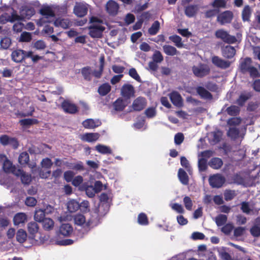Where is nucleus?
Returning a JSON list of instances; mask_svg holds the SVG:
<instances>
[{
    "instance_id": "1a4fd4ad",
    "label": "nucleus",
    "mask_w": 260,
    "mask_h": 260,
    "mask_svg": "<svg viewBox=\"0 0 260 260\" xmlns=\"http://www.w3.org/2000/svg\"><path fill=\"white\" fill-rule=\"evenodd\" d=\"M225 181V178L220 174H214L211 176L209 178V182L213 188H220Z\"/></svg>"
},
{
    "instance_id": "6e6552de",
    "label": "nucleus",
    "mask_w": 260,
    "mask_h": 260,
    "mask_svg": "<svg viewBox=\"0 0 260 260\" xmlns=\"http://www.w3.org/2000/svg\"><path fill=\"white\" fill-rule=\"evenodd\" d=\"M134 87L130 84H123L120 90V94L125 100H129L135 96Z\"/></svg>"
},
{
    "instance_id": "de8ad7c7",
    "label": "nucleus",
    "mask_w": 260,
    "mask_h": 260,
    "mask_svg": "<svg viewBox=\"0 0 260 260\" xmlns=\"http://www.w3.org/2000/svg\"><path fill=\"white\" fill-rule=\"evenodd\" d=\"M207 160L204 158L198 160V168L200 172H204L207 169Z\"/></svg>"
},
{
    "instance_id": "aec40b11",
    "label": "nucleus",
    "mask_w": 260,
    "mask_h": 260,
    "mask_svg": "<svg viewBox=\"0 0 260 260\" xmlns=\"http://www.w3.org/2000/svg\"><path fill=\"white\" fill-rule=\"evenodd\" d=\"M38 225L34 222V245H39L45 240V237H43L40 233L38 232Z\"/></svg>"
},
{
    "instance_id": "dca6fc26",
    "label": "nucleus",
    "mask_w": 260,
    "mask_h": 260,
    "mask_svg": "<svg viewBox=\"0 0 260 260\" xmlns=\"http://www.w3.org/2000/svg\"><path fill=\"white\" fill-rule=\"evenodd\" d=\"M170 99L173 104L179 108L183 105V100L181 95L177 91H173L170 94Z\"/></svg>"
},
{
    "instance_id": "4d7b16f0",
    "label": "nucleus",
    "mask_w": 260,
    "mask_h": 260,
    "mask_svg": "<svg viewBox=\"0 0 260 260\" xmlns=\"http://www.w3.org/2000/svg\"><path fill=\"white\" fill-rule=\"evenodd\" d=\"M145 114L148 118L154 117L156 114L155 108L152 107H149L145 111Z\"/></svg>"
},
{
    "instance_id": "5fc2aeb1",
    "label": "nucleus",
    "mask_w": 260,
    "mask_h": 260,
    "mask_svg": "<svg viewBox=\"0 0 260 260\" xmlns=\"http://www.w3.org/2000/svg\"><path fill=\"white\" fill-rule=\"evenodd\" d=\"M183 201L185 208L188 211H191L193 206V203L191 198L188 196H185L183 198Z\"/></svg>"
},
{
    "instance_id": "9b49d317",
    "label": "nucleus",
    "mask_w": 260,
    "mask_h": 260,
    "mask_svg": "<svg viewBox=\"0 0 260 260\" xmlns=\"http://www.w3.org/2000/svg\"><path fill=\"white\" fill-rule=\"evenodd\" d=\"M61 107L66 113L75 114L78 112L77 106L69 100H64L61 104Z\"/></svg>"
},
{
    "instance_id": "a211bd4d",
    "label": "nucleus",
    "mask_w": 260,
    "mask_h": 260,
    "mask_svg": "<svg viewBox=\"0 0 260 260\" xmlns=\"http://www.w3.org/2000/svg\"><path fill=\"white\" fill-rule=\"evenodd\" d=\"M119 7L118 4L115 1L110 0L106 4V10L108 13L112 16L117 14Z\"/></svg>"
},
{
    "instance_id": "4be33fe9",
    "label": "nucleus",
    "mask_w": 260,
    "mask_h": 260,
    "mask_svg": "<svg viewBox=\"0 0 260 260\" xmlns=\"http://www.w3.org/2000/svg\"><path fill=\"white\" fill-rule=\"evenodd\" d=\"M0 159H1V163L3 164V169L5 172L10 173L13 170L14 167L12 164L8 160L6 155L0 154Z\"/></svg>"
},
{
    "instance_id": "5701e85b",
    "label": "nucleus",
    "mask_w": 260,
    "mask_h": 260,
    "mask_svg": "<svg viewBox=\"0 0 260 260\" xmlns=\"http://www.w3.org/2000/svg\"><path fill=\"white\" fill-rule=\"evenodd\" d=\"M73 232V228L69 223H62L59 228V234L64 237H69Z\"/></svg>"
},
{
    "instance_id": "4c0bfd02",
    "label": "nucleus",
    "mask_w": 260,
    "mask_h": 260,
    "mask_svg": "<svg viewBox=\"0 0 260 260\" xmlns=\"http://www.w3.org/2000/svg\"><path fill=\"white\" fill-rule=\"evenodd\" d=\"M169 40L173 42L175 46L178 48H182L183 46V44L182 42V38L177 35H173L169 37Z\"/></svg>"
},
{
    "instance_id": "e2e57ef3",
    "label": "nucleus",
    "mask_w": 260,
    "mask_h": 260,
    "mask_svg": "<svg viewBox=\"0 0 260 260\" xmlns=\"http://www.w3.org/2000/svg\"><path fill=\"white\" fill-rule=\"evenodd\" d=\"M129 75L136 81L140 82L141 78L135 68H131L129 70Z\"/></svg>"
},
{
    "instance_id": "0eeeda50",
    "label": "nucleus",
    "mask_w": 260,
    "mask_h": 260,
    "mask_svg": "<svg viewBox=\"0 0 260 260\" xmlns=\"http://www.w3.org/2000/svg\"><path fill=\"white\" fill-rule=\"evenodd\" d=\"M12 60L16 62H21L24 58L30 57L32 58L31 51L25 52L22 50H16L12 52L11 54Z\"/></svg>"
},
{
    "instance_id": "393cba45",
    "label": "nucleus",
    "mask_w": 260,
    "mask_h": 260,
    "mask_svg": "<svg viewBox=\"0 0 260 260\" xmlns=\"http://www.w3.org/2000/svg\"><path fill=\"white\" fill-rule=\"evenodd\" d=\"M236 54V50L234 47L226 46L222 49V56L228 59L233 58Z\"/></svg>"
},
{
    "instance_id": "c85d7f7f",
    "label": "nucleus",
    "mask_w": 260,
    "mask_h": 260,
    "mask_svg": "<svg viewBox=\"0 0 260 260\" xmlns=\"http://www.w3.org/2000/svg\"><path fill=\"white\" fill-rule=\"evenodd\" d=\"M162 49L164 53L166 55L169 56H174L179 53V52L176 49L175 47L169 45H164L162 47Z\"/></svg>"
},
{
    "instance_id": "0e129e2a",
    "label": "nucleus",
    "mask_w": 260,
    "mask_h": 260,
    "mask_svg": "<svg viewBox=\"0 0 260 260\" xmlns=\"http://www.w3.org/2000/svg\"><path fill=\"white\" fill-rule=\"evenodd\" d=\"M250 232L253 237H258L260 236V227L254 225L250 229Z\"/></svg>"
},
{
    "instance_id": "ea45409f",
    "label": "nucleus",
    "mask_w": 260,
    "mask_h": 260,
    "mask_svg": "<svg viewBox=\"0 0 260 260\" xmlns=\"http://www.w3.org/2000/svg\"><path fill=\"white\" fill-rule=\"evenodd\" d=\"M228 217L224 214H219L215 218V221L218 226H221L225 224Z\"/></svg>"
},
{
    "instance_id": "f03ea898",
    "label": "nucleus",
    "mask_w": 260,
    "mask_h": 260,
    "mask_svg": "<svg viewBox=\"0 0 260 260\" xmlns=\"http://www.w3.org/2000/svg\"><path fill=\"white\" fill-rule=\"evenodd\" d=\"M32 16V11L30 9H23L20 11V15L16 13H13L10 16L5 13L0 16V22L5 23L7 21L13 22L19 19H29Z\"/></svg>"
},
{
    "instance_id": "ddd939ff",
    "label": "nucleus",
    "mask_w": 260,
    "mask_h": 260,
    "mask_svg": "<svg viewBox=\"0 0 260 260\" xmlns=\"http://www.w3.org/2000/svg\"><path fill=\"white\" fill-rule=\"evenodd\" d=\"M89 36L92 38H101L103 35V32L105 29V27L102 25L90 26L89 27Z\"/></svg>"
},
{
    "instance_id": "20e7f679",
    "label": "nucleus",
    "mask_w": 260,
    "mask_h": 260,
    "mask_svg": "<svg viewBox=\"0 0 260 260\" xmlns=\"http://www.w3.org/2000/svg\"><path fill=\"white\" fill-rule=\"evenodd\" d=\"M74 223L76 225L81 226L86 231H89L92 227L93 222L92 220H86L85 217L82 214H77L73 217Z\"/></svg>"
},
{
    "instance_id": "e433bc0d",
    "label": "nucleus",
    "mask_w": 260,
    "mask_h": 260,
    "mask_svg": "<svg viewBox=\"0 0 260 260\" xmlns=\"http://www.w3.org/2000/svg\"><path fill=\"white\" fill-rule=\"evenodd\" d=\"M81 73L85 80L90 81L91 80L92 71L90 67H85L82 69Z\"/></svg>"
},
{
    "instance_id": "c9c22d12",
    "label": "nucleus",
    "mask_w": 260,
    "mask_h": 260,
    "mask_svg": "<svg viewBox=\"0 0 260 260\" xmlns=\"http://www.w3.org/2000/svg\"><path fill=\"white\" fill-rule=\"evenodd\" d=\"M81 187L85 190L86 193L88 197L93 198L95 196L96 192L92 186L87 185V183H84Z\"/></svg>"
},
{
    "instance_id": "7c9ffc66",
    "label": "nucleus",
    "mask_w": 260,
    "mask_h": 260,
    "mask_svg": "<svg viewBox=\"0 0 260 260\" xmlns=\"http://www.w3.org/2000/svg\"><path fill=\"white\" fill-rule=\"evenodd\" d=\"M67 208L69 212H74L79 209L80 205L76 200H72L68 202Z\"/></svg>"
},
{
    "instance_id": "3c124183",
    "label": "nucleus",
    "mask_w": 260,
    "mask_h": 260,
    "mask_svg": "<svg viewBox=\"0 0 260 260\" xmlns=\"http://www.w3.org/2000/svg\"><path fill=\"white\" fill-rule=\"evenodd\" d=\"M19 163L22 165H26L29 160V156L26 152L21 153L18 158Z\"/></svg>"
},
{
    "instance_id": "864d4df0",
    "label": "nucleus",
    "mask_w": 260,
    "mask_h": 260,
    "mask_svg": "<svg viewBox=\"0 0 260 260\" xmlns=\"http://www.w3.org/2000/svg\"><path fill=\"white\" fill-rule=\"evenodd\" d=\"M236 196V193L233 190H226L224 193V200L229 201L233 199Z\"/></svg>"
},
{
    "instance_id": "2f4dec72",
    "label": "nucleus",
    "mask_w": 260,
    "mask_h": 260,
    "mask_svg": "<svg viewBox=\"0 0 260 260\" xmlns=\"http://www.w3.org/2000/svg\"><path fill=\"white\" fill-rule=\"evenodd\" d=\"M26 220V216L23 213H17L14 217L13 220L15 225H19L24 223Z\"/></svg>"
},
{
    "instance_id": "bf43d9fd",
    "label": "nucleus",
    "mask_w": 260,
    "mask_h": 260,
    "mask_svg": "<svg viewBox=\"0 0 260 260\" xmlns=\"http://www.w3.org/2000/svg\"><path fill=\"white\" fill-rule=\"evenodd\" d=\"M241 122L240 117H232L228 120L227 123L230 126H236L239 125Z\"/></svg>"
},
{
    "instance_id": "052dcab7",
    "label": "nucleus",
    "mask_w": 260,
    "mask_h": 260,
    "mask_svg": "<svg viewBox=\"0 0 260 260\" xmlns=\"http://www.w3.org/2000/svg\"><path fill=\"white\" fill-rule=\"evenodd\" d=\"M11 44V39L8 37H5L1 41V46L3 49H8Z\"/></svg>"
},
{
    "instance_id": "6ab92c4d",
    "label": "nucleus",
    "mask_w": 260,
    "mask_h": 260,
    "mask_svg": "<svg viewBox=\"0 0 260 260\" xmlns=\"http://www.w3.org/2000/svg\"><path fill=\"white\" fill-rule=\"evenodd\" d=\"M252 95L253 94L251 92L244 91L240 94L239 98L237 99L236 104L240 107H243L245 105L246 101L250 99Z\"/></svg>"
},
{
    "instance_id": "6e6d98bb",
    "label": "nucleus",
    "mask_w": 260,
    "mask_h": 260,
    "mask_svg": "<svg viewBox=\"0 0 260 260\" xmlns=\"http://www.w3.org/2000/svg\"><path fill=\"white\" fill-rule=\"evenodd\" d=\"M20 125L23 129H26L32 124V119L31 118H25L19 121Z\"/></svg>"
},
{
    "instance_id": "f3484780",
    "label": "nucleus",
    "mask_w": 260,
    "mask_h": 260,
    "mask_svg": "<svg viewBox=\"0 0 260 260\" xmlns=\"http://www.w3.org/2000/svg\"><path fill=\"white\" fill-rule=\"evenodd\" d=\"M88 11V8L85 4L82 3L77 4L74 8V14L79 17L85 16Z\"/></svg>"
},
{
    "instance_id": "37998d69",
    "label": "nucleus",
    "mask_w": 260,
    "mask_h": 260,
    "mask_svg": "<svg viewBox=\"0 0 260 260\" xmlns=\"http://www.w3.org/2000/svg\"><path fill=\"white\" fill-rule=\"evenodd\" d=\"M226 2L225 0H214L211 6L215 9L225 8L226 7Z\"/></svg>"
},
{
    "instance_id": "bb28decb",
    "label": "nucleus",
    "mask_w": 260,
    "mask_h": 260,
    "mask_svg": "<svg viewBox=\"0 0 260 260\" xmlns=\"http://www.w3.org/2000/svg\"><path fill=\"white\" fill-rule=\"evenodd\" d=\"M208 165L213 169L218 170L222 166L223 161L221 158L215 157L210 160Z\"/></svg>"
},
{
    "instance_id": "f704fd0d",
    "label": "nucleus",
    "mask_w": 260,
    "mask_h": 260,
    "mask_svg": "<svg viewBox=\"0 0 260 260\" xmlns=\"http://www.w3.org/2000/svg\"><path fill=\"white\" fill-rule=\"evenodd\" d=\"M45 211L43 209H39L36 210L35 214L34 215V218L35 220L38 222H41L42 220H43L45 217L46 215Z\"/></svg>"
},
{
    "instance_id": "a878e982",
    "label": "nucleus",
    "mask_w": 260,
    "mask_h": 260,
    "mask_svg": "<svg viewBox=\"0 0 260 260\" xmlns=\"http://www.w3.org/2000/svg\"><path fill=\"white\" fill-rule=\"evenodd\" d=\"M127 104L122 98H118L113 104L114 109L116 111H122Z\"/></svg>"
},
{
    "instance_id": "c03bdc74",
    "label": "nucleus",
    "mask_w": 260,
    "mask_h": 260,
    "mask_svg": "<svg viewBox=\"0 0 260 260\" xmlns=\"http://www.w3.org/2000/svg\"><path fill=\"white\" fill-rule=\"evenodd\" d=\"M251 15V11L249 6H246L242 13V19L244 21H249V18Z\"/></svg>"
},
{
    "instance_id": "7ed1b4c3",
    "label": "nucleus",
    "mask_w": 260,
    "mask_h": 260,
    "mask_svg": "<svg viewBox=\"0 0 260 260\" xmlns=\"http://www.w3.org/2000/svg\"><path fill=\"white\" fill-rule=\"evenodd\" d=\"M40 14L44 17L40 18L37 22V24L40 26L43 25L47 23H50V21L48 19L50 17H54L55 14L52 8L50 6L43 7L40 10Z\"/></svg>"
},
{
    "instance_id": "774afa93",
    "label": "nucleus",
    "mask_w": 260,
    "mask_h": 260,
    "mask_svg": "<svg viewBox=\"0 0 260 260\" xmlns=\"http://www.w3.org/2000/svg\"><path fill=\"white\" fill-rule=\"evenodd\" d=\"M83 180V179L81 176H77L74 178L73 179L72 181V184L75 187H78L82 183Z\"/></svg>"
},
{
    "instance_id": "423d86ee",
    "label": "nucleus",
    "mask_w": 260,
    "mask_h": 260,
    "mask_svg": "<svg viewBox=\"0 0 260 260\" xmlns=\"http://www.w3.org/2000/svg\"><path fill=\"white\" fill-rule=\"evenodd\" d=\"M217 38L221 39L224 43L234 44L236 42L237 39L234 36H231L223 29H218L215 32Z\"/></svg>"
},
{
    "instance_id": "f257e3e1",
    "label": "nucleus",
    "mask_w": 260,
    "mask_h": 260,
    "mask_svg": "<svg viewBox=\"0 0 260 260\" xmlns=\"http://www.w3.org/2000/svg\"><path fill=\"white\" fill-rule=\"evenodd\" d=\"M252 60L250 57H246L242 60L239 64V69L242 74L248 73L252 78L260 76L258 70L252 66Z\"/></svg>"
},
{
    "instance_id": "473e14b6",
    "label": "nucleus",
    "mask_w": 260,
    "mask_h": 260,
    "mask_svg": "<svg viewBox=\"0 0 260 260\" xmlns=\"http://www.w3.org/2000/svg\"><path fill=\"white\" fill-rule=\"evenodd\" d=\"M160 29V23L158 20L155 21L148 29V33L151 36L155 35Z\"/></svg>"
},
{
    "instance_id": "4468645a",
    "label": "nucleus",
    "mask_w": 260,
    "mask_h": 260,
    "mask_svg": "<svg viewBox=\"0 0 260 260\" xmlns=\"http://www.w3.org/2000/svg\"><path fill=\"white\" fill-rule=\"evenodd\" d=\"M184 14L189 17L196 16L199 11V7L198 5L189 4L184 7Z\"/></svg>"
},
{
    "instance_id": "2eb2a0df",
    "label": "nucleus",
    "mask_w": 260,
    "mask_h": 260,
    "mask_svg": "<svg viewBox=\"0 0 260 260\" xmlns=\"http://www.w3.org/2000/svg\"><path fill=\"white\" fill-rule=\"evenodd\" d=\"M211 61L214 66L222 69H226L231 65V62L229 61L224 60L217 56H213L211 58Z\"/></svg>"
},
{
    "instance_id": "09e8293b",
    "label": "nucleus",
    "mask_w": 260,
    "mask_h": 260,
    "mask_svg": "<svg viewBox=\"0 0 260 260\" xmlns=\"http://www.w3.org/2000/svg\"><path fill=\"white\" fill-rule=\"evenodd\" d=\"M219 13V10L214 8L206 11L205 13V16L206 18H211L217 15Z\"/></svg>"
},
{
    "instance_id": "cd10ccee",
    "label": "nucleus",
    "mask_w": 260,
    "mask_h": 260,
    "mask_svg": "<svg viewBox=\"0 0 260 260\" xmlns=\"http://www.w3.org/2000/svg\"><path fill=\"white\" fill-rule=\"evenodd\" d=\"M178 178L180 182L185 185L188 184L189 177L186 172L183 169H179L178 172Z\"/></svg>"
},
{
    "instance_id": "680f3d73",
    "label": "nucleus",
    "mask_w": 260,
    "mask_h": 260,
    "mask_svg": "<svg viewBox=\"0 0 260 260\" xmlns=\"http://www.w3.org/2000/svg\"><path fill=\"white\" fill-rule=\"evenodd\" d=\"M145 123V119L144 117L139 116L136 122L134 124V126L137 129H140L143 127Z\"/></svg>"
},
{
    "instance_id": "49530a36",
    "label": "nucleus",
    "mask_w": 260,
    "mask_h": 260,
    "mask_svg": "<svg viewBox=\"0 0 260 260\" xmlns=\"http://www.w3.org/2000/svg\"><path fill=\"white\" fill-rule=\"evenodd\" d=\"M226 111L229 115L237 116L239 114L240 109L238 106L232 105L227 108Z\"/></svg>"
},
{
    "instance_id": "a19ab883",
    "label": "nucleus",
    "mask_w": 260,
    "mask_h": 260,
    "mask_svg": "<svg viewBox=\"0 0 260 260\" xmlns=\"http://www.w3.org/2000/svg\"><path fill=\"white\" fill-rule=\"evenodd\" d=\"M41 222L42 223L43 228L46 230L52 229L54 226V221L50 218H46Z\"/></svg>"
},
{
    "instance_id": "9d476101",
    "label": "nucleus",
    "mask_w": 260,
    "mask_h": 260,
    "mask_svg": "<svg viewBox=\"0 0 260 260\" xmlns=\"http://www.w3.org/2000/svg\"><path fill=\"white\" fill-rule=\"evenodd\" d=\"M233 16L232 11L226 10L219 13L217 16V21L221 25L230 23L233 20Z\"/></svg>"
},
{
    "instance_id": "39448f33",
    "label": "nucleus",
    "mask_w": 260,
    "mask_h": 260,
    "mask_svg": "<svg viewBox=\"0 0 260 260\" xmlns=\"http://www.w3.org/2000/svg\"><path fill=\"white\" fill-rule=\"evenodd\" d=\"M192 71L195 76L203 78L210 73V69L207 64L200 63L198 66H193Z\"/></svg>"
},
{
    "instance_id": "412c9836",
    "label": "nucleus",
    "mask_w": 260,
    "mask_h": 260,
    "mask_svg": "<svg viewBox=\"0 0 260 260\" xmlns=\"http://www.w3.org/2000/svg\"><path fill=\"white\" fill-rule=\"evenodd\" d=\"M53 24L56 27H61L63 29H67L72 25L71 21L67 18H57Z\"/></svg>"
},
{
    "instance_id": "72a5a7b5",
    "label": "nucleus",
    "mask_w": 260,
    "mask_h": 260,
    "mask_svg": "<svg viewBox=\"0 0 260 260\" xmlns=\"http://www.w3.org/2000/svg\"><path fill=\"white\" fill-rule=\"evenodd\" d=\"M239 129L238 128L233 127L229 128L227 132V136L232 139L235 140L239 137Z\"/></svg>"
},
{
    "instance_id": "603ef678",
    "label": "nucleus",
    "mask_w": 260,
    "mask_h": 260,
    "mask_svg": "<svg viewBox=\"0 0 260 260\" xmlns=\"http://www.w3.org/2000/svg\"><path fill=\"white\" fill-rule=\"evenodd\" d=\"M26 238V234L23 230H19L16 234L17 240L20 243L24 242Z\"/></svg>"
},
{
    "instance_id": "13d9d810",
    "label": "nucleus",
    "mask_w": 260,
    "mask_h": 260,
    "mask_svg": "<svg viewBox=\"0 0 260 260\" xmlns=\"http://www.w3.org/2000/svg\"><path fill=\"white\" fill-rule=\"evenodd\" d=\"M152 59L155 62L160 63L163 60L164 57L159 51H155L153 54Z\"/></svg>"
},
{
    "instance_id": "338daca9",
    "label": "nucleus",
    "mask_w": 260,
    "mask_h": 260,
    "mask_svg": "<svg viewBox=\"0 0 260 260\" xmlns=\"http://www.w3.org/2000/svg\"><path fill=\"white\" fill-rule=\"evenodd\" d=\"M184 139V137L183 134L181 133H178L175 135V137H174L175 143L176 145H180L183 142Z\"/></svg>"
},
{
    "instance_id": "79ce46f5",
    "label": "nucleus",
    "mask_w": 260,
    "mask_h": 260,
    "mask_svg": "<svg viewBox=\"0 0 260 260\" xmlns=\"http://www.w3.org/2000/svg\"><path fill=\"white\" fill-rule=\"evenodd\" d=\"M95 149L100 153L104 154L112 153L111 148L107 146L99 144L96 146Z\"/></svg>"
},
{
    "instance_id": "69168bd1",
    "label": "nucleus",
    "mask_w": 260,
    "mask_h": 260,
    "mask_svg": "<svg viewBox=\"0 0 260 260\" xmlns=\"http://www.w3.org/2000/svg\"><path fill=\"white\" fill-rule=\"evenodd\" d=\"M74 173L73 171H67L64 173L63 177L67 182H70L72 181L74 178Z\"/></svg>"
},
{
    "instance_id": "b1692460",
    "label": "nucleus",
    "mask_w": 260,
    "mask_h": 260,
    "mask_svg": "<svg viewBox=\"0 0 260 260\" xmlns=\"http://www.w3.org/2000/svg\"><path fill=\"white\" fill-rule=\"evenodd\" d=\"M197 92L201 98L204 100H211L213 99L212 94L206 89L204 87L198 86L197 89Z\"/></svg>"
},
{
    "instance_id": "f8f14e48",
    "label": "nucleus",
    "mask_w": 260,
    "mask_h": 260,
    "mask_svg": "<svg viewBox=\"0 0 260 260\" xmlns=\"http://www.w3.org/2000/svg\"><path fill=\"white\" fill-rule=\"evenodd\" d=\"M147 103V100L145 98L139 96L134 100L132 107L135 111H141L146 107Z\"/></svg>"
},
{
    "instance_id": "c756f323",
    "label": "nucleus",
    "mask_w": 260,
    "mask_h": 260,
    "mask_svg": "<svg viewBox=\"0 0 260 260\" xmlns=\"http://www.w3.org/2000/svg\"><path fill=\"white\" fill-rule=\"evenodd\" d=\"M111 90V86L108 83L101 85L98 88V92L101 96H105L109 93Z\"/></svg>"
},
{
    "instance_id": "8fccbe9b",
    "label": "nucleus",
    "mask_w": 260,
    "mask_h": 260,
    "mask_svg": "<svg viewBox=\"0 0 260 260\" xmlns=\"http://www.w3.org/2000/svg\"><path fill=\"white\" fill-rule=\"evenodd\" d=\"M83 126L86 128H93L96 126L94 120L92 119H87L82 122Z\"/></svg>"
},
{
    "instance_id": "58836bf2",
    "label": "nucleus",
    "mask_w": 260,
    "mask_h": 260,
    "mask_svg": "<svg viewBox=\"0 0 260 260\" xmlns=\"http://www.w3.org/2000/svg\"><path fill=\"white\" fill-rule=\"evenodd\" d=\"M100 134L95 133H86L84 135V140L88 142H92L96 141L100 137Z\"/></svg>"
},
{
    "instance_id": "a18cd8bd",
    "label": "nucleus",
    "mask_w": 260,
    "mask_h": 260,
    "mask_svg": "<svg viewBox=\"0 0 260 260\" xmlns=\"http://www.w3.org/2000/svg\"><path fill=\"white\" fill-rule=\"evenodd\" d=\"M138 222L140 225H148L149 221L146 214L144 213H140L138 216Z\"/></svg>"
}]
</instances>
